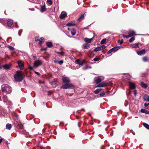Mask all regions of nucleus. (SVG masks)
Masks as SVG:
<instances>
[{"instance_id":"obj_1","label":"nucleus","mask_w":149,"mask_h":149,"mask_svg":"<svg viewBox=\"0 0 149 149\" xmlns=\"http://www.w3.org/2000/svg\"><path fill=\"white\" fill-rule=\"evenodd\" d=\"M16 72V74L14 76L15 79L17 81H22L24 78L25 76V75L21 74V71H17Z\"/></svg>"},{"instance_id":"obj_2","label":"nucleus","mask_w":149,"mask_h":149,"mask_svg":"<svg viewBox=\"0 0 149 149\" xmlns=\"http://www.w3.org/2000/svg\"><path fill=\"white\" fill-rule=\"evenodd\" d=\"M1 90L3 92H6L7 94L11 93V88L8 85H3L1 86Z\"/></svg>"},{"instance_id":"obj_3","label":"nucleus","mask_w":149,"mask_h":149,"mask_svg":"<svg viewBox=\"0 0 149 149\" xmlns=\"http://www.w3.org/2000/svg\"><path fill=\"white\" fill-rule=\"evenodd\" d=\"M74 88V86L72 84L68 83L67 84L63 85L61 88L64 89L68 88Z\"/></svg>"},{"instance_id":"obj_4","label":"nucleus","mask_w":149,"mask_h":149,"mask_svg":"<svg viewBox=\"0 0 149 149\" xmlns=\"http://www.w3.org/2000/svg\"><path fill=\"white\" fill-rule=\"evenodd\" d=\"M42 64V61L40 60H36L33 63V66L35 68H37Z\"/></svg>"},{"instance_id":"obj_5","label":"nucleus","mask_w":149,"mask_h":149,"mask_svg":"<svg viewBox=\"0 0 149 149\" xmlns=\"http://www.w3.org/2000/svg\"><path fill=\"white\" fill-rule=\"evenodd\" d=\"M103 80V78L101 77H95L94 79V81L97 84L100 83Z\"/></svg>"},{"instance_id":"obj_6","label":"nucleus","mask_w":149,"mask_h":149,"mask_svg":"<svg viewBox=\"0 0 149 149\" xmlns=\"http://www.w3.org/2000/svg\"><path fill=\"white\" fill-rule=\"evenodd\" d=\"M17 63L20 69L21 70L23 69L24 68V66L22 61H18Z\"/></svg>"},{"instance_id":"obj_7","label":"nucleus","mask_w":149,"mask_h":149,"mask_svg":"<svg viewBox=\"0 0 149 149\" xmlns=\"http://www.w3.org/2000/svg\"><path fill=\"white\" fill-rule=\"evenodd\" d=\"M13 20L11 19H8L7 23V25L9 28H11L13 27Z\"/></svg>"},{"instance_id":"obj_8","label":"nucleus","mask_w":149,"mask_h":149,"mask_svg":"<svg viewBox=\"0 0 149 149\" xmlns=\"http://www.w3.org/2000/svg\"><path fill=\"white\" fill-rule=\"evenodd\" d=\"M137 54L140 56L143 55L145 54L146 51L145 49H143L141 51H137L136 52Z\"/></svg>"},{"instance_id":"obj_9","label":"nucleus","mask_w":149,"mask_h":149,"mask_svg":"<svg viewBox=\"0 0 149 149\" xmlns=\"http://www.w3.org/2000/svg\"><path fill=\"white\" fill-rule=\"evenodd\" d=\"M93 34H94V36L92 38H90V39H89V38H86L84 39V41L86 42L87 43H91V41H92V40H93V38H94L95 36L94 33H93Z\"/></svg>"},{"instance_id":"obj_10","label":"nucleus","mask_w":149,"mask_h":149,"mask_svg":"<svg viewBox=\"0 0 149 149\" xmlns=\"http://www.w3.org/2000/svg\"><path fill=\"white\" fill-rule=\"evenodd\" d=\"M62 80L64 83H68L70 82V80L67 77H63Z\"/></svg>"},{"instance_id":"obj_11","label":"nucleus","mask_w":149,"mask_h":149,"mask_svg":"<svg viewBox=\"0 0 149 149\" xmlns=\"http://www.w3.org/2000/svg\"><path fill=\"white\" fill-rule=\"evenodd\" d=\"M129 84L130 87L131 89L134 90L135 88V85L134 83L129 81Z\"/></svg>"},{"instance_id":"obj_12","label":"nucleus","mask_w":149,"mask_h":149,"mask_svg":"<svg viewBox=\"0 0 149 149\" xmlns=\"http://www.w3.org/2000/svg\"><path fill=\"white\" fill-rule=\"evenodd\" d=\"M67 15L66 13L64 11H62L60 16V19H63Z\"/></svg>"},{"instance_id":"obj_13","label":"nucleus","mask_w":149,"mask_h":149,"mask_svg":"<svg viewBox=\"0 0 149 149\" xmlns=\"http://www.w3.org/2000/svg\"><path fill=\"white\" fill-rule=\"evenodd\" d=\"M107 85V84L106 83H99L98 85L95 86V87H103L106 86Z\"/></svg>"},{"instance_id":"obj_14","label":"nucleus","mask_w":149,"mask_h":149,"mask_svg":"<svg viewBox=\"0 0 149 149\" xmlns=\"http://www.w3.org/2000/svg\"><path fill=\"white\" fill-rule=\"evenodd\" d=\"M75 63L77 64H78L80 65H83V62L80 61L79 60L77 59L75 61Z\"/></svg>"},{"instance_id":"obj_15","label":"nucleus","mask_w":149,"mask_h":149,"mask_svg":"<svg viewBox=\"0 0 149 149\" xmlns=\"http://www.w3.org/2000/svg\"><path fill=\"white\" fill-rule=\"evenodd\" d=\"M141 112L142 113H145L147 114H149V111L146 109H142L141 110Z\"/></svg>"},{"instance_id":"obj_16","label":"nucleus","mask_w":149,"mask_h":149,"mask_svg":"<svg viewBox=\"0 0 149 149\" xmlns=\"http://www.w3.org/2000/svg\"><path fill=\"white\" fill-rule=\"evenodd\" d=\"M120 46L115 47H114L111 48V50H112L113 52H115L118 51V50H119L120 49Z\"/></svg>"},{"instance_id":"obj_17","label":"nucleus","mask_w":149,"mask_h":149,"mask_svg":"<svg viewBox=\"0 0 149 149\" xmlns=\"http://www.w3.org/2000/svg\"><path fill=\"white\" fill-rule=\"evenodd\" d=\"M136 32L134 31H129V33H128V34H129L130 36H131V37L132 36L135 35Z\"/></svg>"},{"instance_id":"obj_18","label":"nucleus","mask_w":149,"mask_h":149,"mask_svg":"<svg viewBox=\"0 0 149 149\" xmlns=\"http://www.w3.org/2000/svg\"><path fill=\"white\" fill-rule=\"evenodd\" d=\"M47 46L49 48H51L53 46V44L51 42H48L46 43Z\"/></svg>"},{"instance_id":"obj_19","label":"nucleus","mask_w":149,"mask_h":149,"mask_svg":"<svg viewBox=\"0 0 149 149\" xmlns=\"http://www.w3.org/2000/svg\"><path fill=\"white\" fill-rule=\"evenodd\" d=\"M123 77L127 79H129L131 77V76L129 74L127 73L124 74Z\"/></svg>"},{"instance_id":"obj_20","label":"nucleus","mask_w":149,"mask_h":149,"mask_svg":"<svg viewBox=\"0 0 149 149\" xmlns=\"http://www.w3.org/2000/svg\"><path fill=\"white\" fill-rule=\"evenodd\" d=\"M46 9L45 6H41V7L40 11L41 12L43 13L46 11Z\"/></svg>"},{"instance_id":"obj_21","label":"nucleus","mask_w":149,"mask_h":149,"mask_svg":"<svg viewBox=\"0 0 149 149\" xmlns=\"http://www.w3.org/2000/svg\"><path fill=\"white\" fill-rule=\"evenodd\" d=\"M130 46L134 48H136L137 47H139V45L138 43L132 44L130 45Z\"/></svg>"},{"instance_id":"obj_22","label":"nucleus","mask_w":149,"mask_h":149,"mask_svg":"<svg viewBox=\"0 0 149 149\" xmlns=\"http://www.w3.org/2000/svg\"><path fill=\"white\" fill-rule=\"evenodd\" d=\"M141 86L142 87L145 88H146L148 87L147 85L143 82L141 83Z\"/></svg>"},{"instance_id":"obj_23","label":"nucleus","mask_w":149,"mask_h":149,"mask_svg":"<svg viewBox=\"0 0 149 149\" xmlns=\"http://www.w3.org/2000/svg\"><path fill=\"white\" fill-rule=\"evenodd\" d=\"M12 127V125L11 124L8 123L6 125V128L7 129L10 130Z\"/></svg>"},{"instance_id":"obj_24","label":"nucleus","mask_w":149,"mask_h":149,"mask_svg":"<svg viewBox=\"0 0 149 149\" xmlns=\"http://www.w3.org/2000/svg\"><path fill=\"white\" fill-rule=\"evenodd\" d=\"M85 13H84L83 15H81L79 18L78 19V20L79 21H81L84 18V16L85 15Z\"/></svg>"},{"instance_id":"obj_25","label":"nucleus","mask_w":149,"mask_h":149,"mask_svg":"<svg viewBox=\"0 0 149 149\" xmlns=\"http://www.w3.org/2000/svg\"><path fill=\"white\" fill-rule=\"evenodd\" d=\"M0 22L3 25H5L6 22V20L3 19H0Z\"/></svg>"},{"instance_id":"obj_26","label":"nucleus","mask_w":149,"mask_h":149,"mask_svg":"<svg viewBox=\"0 0 149 149\" xmlns=\"http://www.w3.org/2000/svg\"><path fill=\"white\" fill-rule=\"evenodd\" d=\"M3 100L4 103H7L8 99L7 96L5 95L3 96Z\"/></svg>"},{"instance_id":"obj_27","label":"nucleus","mask_w":149,"mask_h":149,"mask_svg":"<svg viewBox=\"0 0 149 149\" xmlns=\"http://www.w3.org/2000/svg\"><path fill=\"white\" fill-rule=\"evenodd\" d=\"M71 33L72 36H74L76 34V30L74 28L72 29L71 31Z\"/></svg>"},{"instance_id":"obj_28","label":"nucleus","mask_w":149,"mask_h":149,"mask_svg":"<svg viewBox=\"0 0 149 149\" xmlns=\"http://www.w3.org/2000/svg\"><path fill=\"white\" fill-rule=\"evenodd\" d=\"M75 25V24L73 22H71L68 23L67 24L66 26H74Z\"/></svg>"},{"instance_id":"obj_29","label":"nucleus","mask_w":149,"mask_h":149,"mask_svg":"<svg viewBox=\"0 0 149 149\" xmlns=\"http://www.w3.org/2000/svg\"><path fill=\"white\" fill-rule=\"evenodd\" d=\"M102 90V89L100 88L97 89L94 91V93L96 94H97L101 91Z\"/></svg>"},{"instance_id":"obj_30","label":"nucleus","mask_w":149,"mask_h":149,"mask_svg":"<svg viewBox=\"0 0 149 149\" xmlns=\"http://www.w3.org/2000/svg\"><path fill=\"white\" fill-rule=\"evenodd\" d=\"M84 48L86 49H88L89 47V45L85 43L84 45Z\"/></svg>"},{"instance_id":"obj_31","label":"nucleus","mask_w":149,"mask_h":149,"mask_svg":"<svg viewBox=\"0 0 149 149\" xmlns=\"http://www.w3.org/2000/svg\"><path fill=\"white\" fill-rule=\"evenodd\" d=\"M101 49L100 46L95 48L93 50L94 52H97L101 50Z\"/></svg>"},{"instance_id":"obj_32","label":"nucleus","mask_w":149,"mask_h":149,"mask_svg":"<svg viewBox=\"0 0 149 149\" xmlns=\"http://www.w3.org/2000/svg\"><path fill=\"white\" fill-rule=\"evenodd\" d=\"M56 53L57 54H59L61 56H63L64 54V53L62 50L60 52H57Z\"/></svg>"},{"instance_id":"obj_33","label":"nucleus","mask_w":149,"mask_h":149,"mask_svg":"<svg viewBox=\"0 0 149 149\" xmlns=\"http://www.w3.org/2000/svg\"><path fill=\"white\" fill-rule=\"evenodd\" d=\"M3 68L6 70H8L10 68V66L8 65H4L3 66Z\"/></svg>"},{"instance_id":"obj_34","label":"nucleus","mask_w":149,"mask_h":149,"mask_svg":"<svg viewBox=\"0 0 149 149\" xmlns=\"http://www.w3.org/2000/svg\"><path fill=\"white\" fill-rule=\"evenodd\" d=\"M149 96L145 95L144 97V99L145 101H148L149 100Z\"/></svg>"},{"instance_id":"obj_35","label":"nucleus","mask_w":149,"mask_h":149,"mask_svg":"<svg viewBox=\"0 0 149 149\" xmlns=\"http://www.w3.org/2000/svg\"><path fill=\"white\" fill-rule=\"evenodd\" d=\"M148 59L147 56H144L143 58V61L146 62L148 61Z\"/></svg>"},{"instance_id":"obj_36","label":"nucleus","mask_w":149,"mask_h":149,"mask_svg":"<svg viewBox=\"0 0 149 149\" xmlns=\"http://www.w3.org/2000/svg\"><path fill=\"white\" fill-rule=\"evenodd\" d=\"M143 126L147 129H149V125L147 123H143Z\"/></svg>"},{"instance_id":"obj_37","label":"nucleus","mask_w":149,"mask_h":149,"mask_svg":"<svg viewBox=\"0 0 149 149\" xmlns=\"http://www.w3.org/2000/svg\"><path fill=\"white\" fill-rule=\"evenodd\" d=\"M106 38L102 39L100 42V44L102 45L104 44L106 42Z\"/></svg>"},{"instance_id":"obj_38","label":"nucleus","mask_w":149,"mask_h":149,"mask_svg":"<svg viewBox=\"0 0 149 149\" xmlns=\"http://www.w3.org/2000/svg\"><path fill=\"white\" fill-rule=\"evenodd\" d=\"M105 95V92L104 91H102L100 94V97H103Z\"/></svg>"},{"instance_id":"obj_39","label":"nucleus","mask_w":149,"mask_h":149,"mask_svg":"<svg viewBox=\"0 0 149 149\" xmlns=\"http://www.w3.org/2000/svg\"><path fill=\"white\" fill-rule=\"evenodd\" d=\"M123 37L124 38H129L131 37V36H130L129 34H128V35L123 34Z\"/></svg>"},{"instance_id":"obj_40","label":"nucleus","mask_w":149,"mask_h":149,"mask_svg":"<svg viewBox=\"0 0 149 149\" xmlns=\"http://www.w3.org/2000/svg\"><path fill=\"white\" fill-rule=\"evenodd\" d=\"M39 41L40 42H44V39L43 38H41L39 39Z\"/></svg>"},{"instance_id":"obj_41","label":"nucleus","mask_w":149,"mask_h":149,"mask_svg":"<svg viewBox=\"0 0 149 149\" xmlns=\"http://www.w3.org/2000/svg\"><path fill=\"white\" fill-rule=\"evenodd\" d=\"M91 67L90 66H88V65H87L86 66L84 67L83 68V69L84 70H86L88 68L91 69Z\"/></svg>"},{"instance_id":"obj_42","label":"nucleus","mask_w":149,"mask_h":149,"mask_svg":"<svg viewBox=\"0 0 149 149\" xmlns=\"http://www.w3.org/2000/svg\"><path fill=\"white\" fill-rule=\"evenodd\" d=\"M135 40V38L134 37H132L129 40V42H132L134 40Z\"/></svg>"},{"instance_id":"obj_43","label":"nucleus","mask_w":149,"mask_h":149,"mask_svg":"<svg viewBox=\"0 0 149 149\" xmlns=\"http://www.w3.org/2000/svg\"><path fill=\"white\" fill-rule=\"evenodd\" d=\"M47 3H49L50 5H52V4L51 0H47Z\"/></svg>"},{"instance_id":"obj_44","label":"nucleus","mask_w":149,"mask_h":149,"mask_svg":"<svg viewBox=\"0 0 149 149\" xmlns=\"http://www.w3.org/2000/svg\"><path fill=\"white\" fill-rule=\"evenodd\" d=\"M100 47L101 50H102L103 49H105L106 48V46L104 45H103L100 46Z\"/></svg>"},{"instance_id":"obj_45","label":"nucleus","mask_w":149,"mask_h":149,"mask_svg":"<svg viewBox=\"0 0 149 149\" xmlns=\"http://www.w3.org/2000/svg\"><path fill=\"white\" fill-rule=\"evenodd\" d=\"M93 60L95 62L98 61L99 60V59L97 58H95L93 59Z\"/></svg>"},{"instance_id":"obj_46","label":"nucleus","mask_w":149,"mask_h":149,"mask_svg":"<svg viewBox=\"0 0 149 149\" xmlns=\"http://www.w3.org/2000/svg\"><path fill=\"white\" fill-rule=\"evenodd\" d=\"M63 61L62 60H61L58 62V63L60 65H61V64L63 63Z\"/></svg>"},{"instance_id":"obj_47","label":"nucleus","mask_w":149,"mask_h":149,"mask_svg":"<svg viewBox=\"0 0 149 149\" xmlns=\"http://www.w3.org/2000/svg\"><path fill=\"white\" fill-rule=\"evenodd\" d=\"M111 49L109 50L107 52L108 54H110L112 52H113L112 50H111Z\"/></svg>"},{"instance_id":"obj_48","label":"nucleus","mask_w":149,"mask_h":149,"mask_svg":"<svg viewBox=\"0 0 149 149\" xmlns=\"http://www.w3.org/2000/svg\"><path fill=\"white\" fill-rule=\"evenodd\" d=\"M39 37H36L35 38V40L36 41H39Z\"/></svg>"},{"instance_id":"obj_49","label":"nucleus","mask_w":149,"mask_h":149,"mask_svg":"<svg viewBox=\"0 0 149 149\" xmlns=\"http://www.w3.org/2000/svg\"><path fill=\"white\" fill-rule=\"evenodd\" d=\"M9 49L11 50H13L14 49V48L11 46H9L8 47Z\"/></svg>"},{"instance_id":"obj_50","label":"nucleus","mask_w":149,"mask_h":149,"mask_svg":"<svg viewBox=\"0 0 149 149\" xmlns=\"http://www.w3.org/2000/svg\"><path fill=\"white\" fill-rule=\"evenodd\" d=\"M7 103H6V104L8 105L11 104V102L10 101H7Z\"/></svg>"},{"instance_id":"obj_51","label":"nucleus","mask_w":149,"mask_h":149,"mask_svg":"<svg viewBox=\"0 0 149 149\" xmlns=\"http://www.w3.org/2000/svg\"><path fill=\"white\" fill-rule=\"evenodd\" d=\"M118 42H119L120 44H122V43L123 42V41L122 40H119L118 41Z\"/></svg>"},{"instance_id":"obj_52","label":"nucleus","mask_w":149,"mask_h":149,"mask_svg":"<svg viewBox=\"0 0 149 149\" xmlns=\"http://www.w3.org/2000/svg\"><path fill=\"white\" fill-rule=\"evenodd\" d=\"M134 95L136 96L137 94V91L136 90L134 91Z\"/></svg>"},{"instance_id":"obj_53","label":"nucleus","mask_w":149,"mask_h":149,"mask_svg":"<svg viewBox=\"0 0 149 149\" xmlns=\"http://www.w3.org/2000/svg\"><path fill=\"white\" fill-rule=\"evenodd\" d=\"M149 105V103H144V106L145 107H147Z\"/></svg>"},{"instance_id":"obj_54","label":"nucleus","mask_w":149,"mask_h":149,"mask_svg":"<svg viewBox=\"0 0 149 149\" xmlns=\"http://www.w3.org/2000/svg\"><path fill=\"white\" fill-rule=\"evenodd\" d=\"M19 127L20 129H22L23 128V126L22 125H20L19 126Z\"/></svg>"},{"instance_id":"obj_55","label":"nucleus","mask_w":149,"mask_h":149,"mask_svg":"<svg viewBox=\"0 0 149 149\" xmlns=\"http://www.w3.org/2000/svg\"><path fill=\"white\" fill-rule=\"evenodd\" d=\"M35 73L36 74H37V75H40V73L38 72L35 71Z\"/></svg>"},{"instance_id":"obj_56","label":"nucleus","mask_w":149,"mask_h":149,"mask_svg":"<svg viewBox=\"0 0 149 149\" xmlns=\"http://www.w3.org/2000/svg\"><path fill=\"white\" fill-rule=\"evenodd\" d=\"M3 138H1L0 139V144L3 141Z\"/></svg>"},{"instance_id":"obj_57","label":"nucleus","mask_w":149,"mask_h":149,"mask_svg":"<svg viewBox=\"0 0 149 149\" xmlns=\"http://www.w3.org/2000/svg\"><path fill=\"white\" fill-rule=\"evenodd\" d=\"M6 144L7 145H8L9 144L8 142L7 141H6Z\"/></svg>"},{"instance_id":"obj_58","label":"nucleus","mask_w":149,"mask_h":149,"mask_svg":"<svg viewBox=\"0 0 149 149\" xmlns=\"http://www.w3.org/2000/svg\"><path fill=\"white\" fill-rule=\"evenodd\" d=\"M127 104H125V107H126L127 106Z\"/></svg>"},{"instance_id":"obj_59","label":"nucleus","mask_w":149,"mask_h":149,"mask_svg":"<svg viewBox=\"0 0 149 149\" xmlns=\"http://www.w3.org/2000/svg\"><path fill=\"white\" fill-rule=\"evenodd\" d=\"M19 36H21V34H20L19 33Z\"/></svg>"},{"instance_id":"obj_60","label":"nucleus","mask_w":149,"mask_h":149,"mask_svg":"<svg viewBox=\"0 0 149 149\" xmlns=\"http://www.w3.org/2000/svg\"><path fill=\"white\" fill-rule=\"evenodd\" d=\"M30 69H33V68L32 67H31V68H30Z\"/></svg>"},{"instance_id":"obj_61","label":"nucleus","mask_w":149,"mask_h":149,"mask_svg":"<svg viewBox=\"0 0 149 149\" xmlns=\"http://www.w3.org/2000/svg\"><path fill=\"white\" fill-rule=\"evenodd\" d=\"M54 84V83H52V84Z\"/></svg>"},{"instance_id":"obj_62","label":"nucleus","mask_w":149,"mask_h":149,"mask_svg":"<svg viewBox=\"0 0 149 149\" xmlns=\"http://www.w3.org/2000/svg\"><path fill=\"white\" fill-rule=\"evenodd\" d=\"M16 27L17 28H18V26H17V27L16 26Z\"/></svg>"},{"instance_id":"obj_63","label":"nucleus","mask_w":149,"mask_h":149,"mask_svg":"<svg viewBox=\"0 0 149 149\" xmlns=\"http://www.w3.org/2000/svg\"><path fill=\"white\" fill-rule=\"evenodd\" d=\"M44 50H46V49H44Z\"/></svg>"}]
</instances>
